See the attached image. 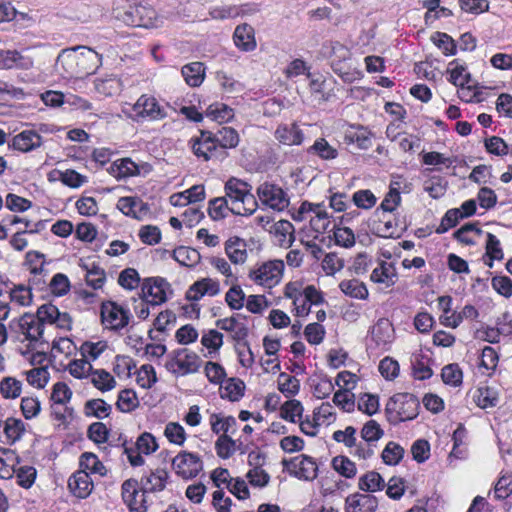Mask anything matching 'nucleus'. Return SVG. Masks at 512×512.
Instances as JSON below:
<instances>
[{
	"label": "nucleus",
	"instance_id": "nucleus-1",
	"mask_svg": "<svg viewBox=\"0 0 512 512\" xmlns=\"http://www.w3.org/2000/svg\"><path fill=\"white\" fill-rule=\"evenodd\" d=\"M225 196L231 205V214L250 216L257 209V201L247 182L235 177L229 178L224 185Z\"/></svg>",
	"mask_w": 512,
	"mask_h": 512
},
{
	"label": "nucleus",
	"instance_id": "nucleus-2",
	"mask_svg": "<svg viewBox=\"0 0 512 512\" xmlns=\"http://www.w3.org/2000/svg\"><path fill=\"white\" fill-rule=\"evenodd\" d=\"M420 401L412 393L399 392L392 395L385 405V416L391 425L411 421L419 415Z\"/></svg>",
	"mask_w": 512,
	"mask_h": 512
},
{
	"label": "nucleus",
	"instance_id": "nucleus-3",
	"mask_svg": "<svg viewBox=\"0 0 512 512\" xmlns=\"http://www.w3.org/2000/svg\"><path fill=\"white\" fill-rule=\"evenodd\" d=\"M117 18L128 26L146 29L159 26L160 18L155 8L145 0H139L118 12Z\"/></svg>",
	"mask_w": 512,
	"mask_h": 512
},
{
	"label": "nucleus",
	"instance_id": "nucleus-4",
	"mask_svg": "<svg viewBox=\"0 0 512 512\" xmlns=\"http://www.w3.org/2000/svg\"><path fill=\"white\" fill-rule=\"evenodd\" d=\"M285 270L283 260L275 259L257 263L249 270L248 278L257 286L271 290L280 284Z\"/></svg>",
	"mask_w": 512,
	"mask_h": 512
},
{
	"label": "nucleus",
	"instance_id": "nucleus-5",
	"mask_svg": "<svg viewBox=\"0 0 512 512\" xmlns=\"http://www.w3.org/2000/svg\"><path fill=\"white\" fill-rule=\"evenodd\" d=\"M201 357L188 348L173 350L167 357L165 368L176 377L197 373L202 366Z\"/></svg>",
	"mask_w": 512,
	"mask_h": 512
},
{
	"label": "nucleus",
	"instance_id": "nucleus-6",
	"mask_svg": "<svg viewBox=\"0 0 512 512\" xmlns=\"http://www.w3.org/2000/svg\"><path fill=\"white\" fill-rule=\"evenodd\" d=\"M132 319L129 308L113 300H104L100 305V321L105 330L120 333Z\"/></svg>",
	"mask_w": 512,
	"mask_h": 512
},
{
	"label": "nucleus",
	"instance_id": "nucleus-7",
	"mask_svg": "<svg viewBox=\"0 0 512 512\" xmlns=\"http://www.w3.org/2000/svg\"><path fill=\"white\" fill-rule=\"evenodd\" d=\"M129 118L136 122H156L167 117L164 106L150 94H142L130 109L125 111Z\"/></svg>",
	"mask_w": 512,
	"mask_h": 512
},
{
	"label": "nucleus",
	"instance_id": "nucleus-8",
	"mask_svg": "<svg viewBox=\"0 0 512 512\" xmlns=\"http://www.w3.org/2000/svg\"><path fill=\"white\" fill-rule=\"evenodd\" d=\"M188 146L199 161L223 162L222 155L219 154V149L216 147L210 130H199L198 135L189 139Z\"/></svg>",
	"mask_w": 512,
	"mask_h": 512
},
{
	"label": "nucleus",
	"instance_id": "nucleus-9",
	"mask_svg": "<svg viewBox=\"0 0 512 512\" xmlns=\"http://www.w3.org/2000/svg\"><path fill=\"white\" fill-rule=\"evenodd\" d=\"M148 492L135 478L126 479L121 484V499L129 512H147Z\"/></svg>",
	"mask_w": 512,
	"mask_h": 512
},
{
	"label": "nucleus",
	"instance_id": "nucleus-10",
	"mask_svg": "<svg viewBox=\"0 0 512 512\" xmlns=\"http://www.w3.org/2000/svg\"><path fill=\"white\" fill-rule=\"evenodd\" d=\"M215 325L218 329L228 332L235 344L245 343L248 340L250 333L248 317L241 313L218 319Z\"/></svg>",
	"mask_w": 512,
	"mask_h": 512
},
{
	"label": "nucleus",
	"instance_id": "nucleus-11",
	"mask_svg": "<svg viewBox=\"0 0 512 512\" xmlns=\"http://www.w3.org/2000/svg\"><path fill=\"white\" fill-rule=\"evenodd\" d=\"M370 337L372 342L370 349H375L378 352L390 350L395 340V329L392 322L387 318L378 319L371 328Z\"/></svg>",
	"mask_w": 512,
	"mask_h": 512
},
{
	"label": "nucleus",
	"instance_id": "nucleus-12",
	"mask_svg": "<svg viewBox=\"0 0 512 512\" xmlns=\"http://www.w3.org/2000/svg\"><path fill=\"white\" fill-rule=\"evenodd\" d=\"M172 467L181 478L192 479L203 470V461L196 453L181 451L173 458Z\"/></svg>",
	"mask_w": 512,
	"mask_h": 512
},
{
	"label": "nucleus",
	"instance_id": "nucleus-13",
	"mask_svg": "<svg viewBox=\"0 0 512 512\" xmlns=\"http://www.w3.org/2000/svg\"><path fill=\"white\" fill-rule=\"evenodd\" d=\"M283 464L291 475L300 480L312 481L318 475L316 461L311 456L305 454L295 456L289 461L284 460Z\"/></svg>",
	"mask_w": 512,
	"mask_h": 512
},
{
	"label": "nucleus",
	"instance_id": "nucleus-14",
	"mask_svg": "<svg viewBox=\"0 0 512 512\" xmlns=\"http://www.w3.org/2000/svg\"><path fill=\"white\" fill-rule=\"evenodd\" d=\"M257 195L263 205L273 210L282 211L289 205V198L278 185L264 182L257 188Z\"/></svg>",
	"mask_w": 512,
	"mask_h": 512
},
{
	"label": "nucleus",
	"instance_id": "nucleus-15",
	"mask_svg": "<svg viewBox=\"0 0 512 512\" xmlns=\"http://www.w3.org/2000/svg\"><path fill=\"white\" fill-rule=\"evenodd\" d=\"M323 53L329 58L333 71L344 78L347 74L346 61L351 59L349 48L339 41H328L323 45Z\"/></svg>",
	"mask_w": 512,
	"mask_h": 512
},
{
	"label": "nucleus",
	"instance_id": "nucleus-16",
	"mask_svg": "<svg viewBox=\"0 0 512 512\" xmlns=\"http://www.w3.org/2000/svg\"><path fill=\"white\" fill-rule=\"evenodd\" d=\"M170 284L161 277L147 278L142 284V295L152 306H157L167 301V291Z\"/></svg>",
	"mask_w": 512,
	"mask_h": 512
},
{
	"label": "nucleus",
	"instance_id": "nucleus-17",
	"mask_svg": "<svg viewBox=\"0 0 512 512\" xmlns=\"http://www.w3.org/2000/svg\"><path fill=\"white\" fill-rule=\"evenodd\" d=\"M39 322L45 327V324L56 325L61 329H71V317L68 313H61L57 306L51 303L42 304L38 307L36 314L34 315Z\"/></svg>",
	"mask_w": 512,
	"mask_h": 512
},
{
	"label": "nucleus",
	"instance_id": "nucleus-18",
	"mask_svg": "<svg viewBox=\"0 0 512 512\" xmlns=\"http://www.w3.org/2000/svg\"><path fill=\"white\" fill-rule=\"evenodd\" d=\"M67 489L70 495L77 500L87 499L94 490V482L90 473L83 470L73 472L68 478Z\"/></svg>",
	"mask_w": 512,
	"mask_h": 512
},
{
	"label": "nucleus",
	"instance_id": "nucleus-19",
	"mask_svg": "<svg viewBox=\"0 0 512 512\" xmlns=\"http://www.w3.org/2000/svg\"><path fill=\"white\" fill-rule=\"evenodd\" d=\"M75 50L80 51L76 55L75 61L78 68V73L82 76L95 73L97 69L102 65V55L93 49L86 46H78L75 48Z\"/></svg>",
	"mask_w": 512,
	"mask_h": 512
},
{
	"label": "nucleus",
	"instance_id": "nucleus-20",
	"mask_svg": "<svg viewBox=\"0 0 512 512\" xmlns=\"http://www.w3.org/2000/svg\"><path fill=\"white\" fill-rule=\"evenodd\" d=\"M212 137L223 161L229 157V150L236 148L240 142L237 130L229 126H223L215 132L212 131Z\"/></svg>",
	"mask_w": 512,
	"mask_h": 512
},
{
	"label": "nucleus",
	"instance_id": "nucleus-21",
	"mask_svg": "<svg viewBox=\"0 0 512 512\" xmlns=\"http://www.w3.org/2000/svg\"><path fill=\"white\" fill-rule=\"evenodd\" d=\"M323 302L322 293L314 285H306L304 294L292 300L295 314L300 317L309 314L311 305H319Z\"/></svg>",
	"mask_w": 512,
	"mask_h": 512
},
{
	"label": "nucleus",
	"instance_id": "nucleus-22",
	"mask_svg": "<svg viewBox=\"0 0 512 512\" xmlns=\"http://www.w3.org/2000/svg\"><path fill=\"white\" fill-rule=\"evenodd\" d=\"M116 207L125 216L136 220H142L149 212L148 204L137 196L120 197Z\"/></svg>",
	"mask_w": 512,
	"mask_h": 512
},
{
	"label": "nucleus",
	"instance_id": "nucleus-23",
	"mask_svg": "<svg viewBox=\"0 0 512 512\" xmlns=\"http://www.w3.org/2000/svg\"><path fill=\"white\" fill-rule=\"evenodd\" d=\"M220 293V283L212 278H202L195 281L186 291L188 301H199L205 295L216 296Z\"/></svg>",
	"mask_w": 512,
	"mask_h": 512
},
{
	"label": "nucleus",
	"instance_id": "nucleus-24",
	"mask_svg": "<svg viewBox=\"0 0 512 512\" xmlns=\"http://www.w3.org/2000/svg\"><path fill=\"white\" fill-rule=\"evenodd\" d=\"M275 139L287 146H298L304 141V133L297 122L291 124H279L274 132Z\"/></svg>",
	"mask_w": 512,
	"mask_h": 512
},
{
	"label": "nucleus",
	"instance_id": "nucleus-25",
	"mask_svg": "<svg viewBox=\"0 0 512 512\" xmlns=\"http://www.w3.org/2000/svg\"><path fill=\"white\" fill-rule=\"evenodd\" d=\"M19 333L24 336L25 340L30 343L38 342L42 339L44 334V327L39 322L34 314H24L20 317L18 322Z\"/></svg>",
	"mask_w": 512,
	"mask_h": 512
},
{
	"label": "nucleus",
	"instance_id": "nucleus-26",
	"mask_svg": "<svg viewBox=\"0 0 512 512\" xmlns=\"http://www.w3.org/2000/svg\"><path fill=\"white\" fill-rule=\"evenodd\" d=\"M233 42L240 51H254L257 47L255 29L247 23L237 25L233 33Z\"/></svg>",
	"mask_w": 512,
	"mask_h": 512
},
{
	"label": "nucleus",
	"instance_id": "nucleus-27",
	"mask_svg": "<svg viewBox=\"0 0 512 512\" xmlns=\"http://www.w3.org/2000/svg\"><path fill=\"white\" fill-rule=\"evenodd\" d=\"M46 265V256L42 252L30 250L25 254L23 266L33 275V278L30 280L33 284H36L38 277H45L48 274Z\"/></svg>",
	"mask_w": 512,
	"mask_h": 512
},
{
	"label": "nucleus",
	"instance_id": "nucleus-28",
	"mask_svg": "<svg viewBox=\"0 0 512 512\" xmlns=\"http://www.w3.org/2000/svg\"><path fill=\"white\" fill-rule=\"evenodd\" d=\"M42 145V136L34 130H23L12 138L10 146L19 152L27 153Z\"/></svg>",
	"mask_w": 512,
	"mask_h": 512
},
{
	"label": "nucleus",
	"instance_id": "nucleus-29",
	"mask_svg": "<svg viewBox=\"0 0 512 512\" xmlns=\"http://www.w3.org/2000/svg\"><path fill=\"white\" fill-rule=\"evenodd\" d=\"M245 383L243 380L237 377H231L225 379L219 387V395L223 400L230 402L240 401L245 394Z\"/></svg>",
	"mask_w": 512,
	"mask_h": 512
},
{
	"label": "nucleus",
	"instance_id": "nucleus-30",
	"mask_svg": "<svg viewBox=\"0 0 512 512\" xmlns=\"http://www.w3.org/2000/svg\"><path fill=\"white\" fill-rule=\"evenodd\" d=\"M169 473L166 469L157 468L143 475L139 483L148 493L163 491L168 483Z\"/></svg>",
	"mask_w": 512,
	"mask_h": 512
},
{
	"label": "nucleus",
	"instance_id": "nucleus-31",
	"mask_svg": "<svg viewBox=\"0 0 512 512\" xmlns=\"http://www.w3.org/2000/svg\"><path fill=\"white\" fill-rule=\"evenodd\" d=\"M224 249L229 260L235 265L243 264L247 260V244L238 236L230 237L225 242Z\"/></svg>",
	"mask_w": 512,
	"mask_h": 512
},
{
	"label": "nucleus",
	"instance_id": "nucleus-32",
	"mask_svg": "<svg viewBox=\"0 0 512 512\" xmlns=\"http://www.w3.org/2000/svg\"><path fill=\"white\" fill-rule=\"evenodd\" d=\"M32 64L31 58L23 56L17 50H0V69H28Z\"/></svg>",
	"mask_w": 512,
	"mask_h": 512
},
{
	"label": "nucleus",
	"instance_id": "nucleus-33",
	"mask_svg": "<svg viewBox=\"0 0 512 512\" xmlns=\"http://www.w3.org/2000/svg\"><path fill=\"white\" fill-rule=\"evenodd\" d=\"M20 464V457L15 450L0 447V478L10 479Z\"/></svg>",
	"mask_w": 512,
	"mask_h": 512
},
{
	"label": "nucleus",
	"instance_id": "nucleus-34",
	"mask_svg": "<svg viewBox=\"0 0 512 512\" xmlns=\"http://www.w3.org/2000/svg\"><path fill=\"white\" fill-rule=\"evenodd\" d=\"M0 427L3 428L5 443L8 445H13L19 441L26 431L25 423L21 419L14 417H8L0 423Z\"/></svg>",
	"mask_w": 512,
	"mask_h": 512
},
{
	"label": "nucleus",
	"instance_id": "nucleus-35",
	"mask_svg": "<svg viewBox=\"0 0 512 512\" xmlns=\"http://www.w3.org/2000/svg\"><path fill=\"white\" fill-rule=\"evenodd\" d=\"M386 486L384 478L377 471H367L358 479V488L364 494L382 491Z\"/></svg>",
	"mask_w": 512,
	"mask_h": 512
},
{
	"label": "nucleus",
	"instance_id": "nucleus-36",
	"mask_svg": "<svg viewBox=\"0 0 512 512\" xmlns=\"http://www.w3.org/2000/svg\"><path fill=\"white\" fill-rule=\"evenodd\" d=\"M108 172L116 179H124L140 174L139 166L130 158H122L114 161Z\"/></svg>",
	"mask_w": 512,
	"mask_h": 512
},
{
	"label": "nucleus",
	"instance_id": "nucleus-37",
	"mask_svg": "<svg viewBox=\"0 0 512 512\" xmlns=\"http://www.w3.org/2000/svg\"><path fill=\"white\" fill-rule=\"evenodd\" d=\"M486 237L483 261L487 267L492 268L494 261H501L504 258V252L500 240L493 233L488 232Z\"/></svg>",
	"mask_w": 512,
	"mask_h": 512
},
{
	"label": "nucleus",
	"instance_id": "nucleus-38",
	"mask_svg": "<svg viewBox=\"0 0 512 512\" xmlns=\"http://www.w3.org/2000/svg\"><path fill=\"white\" fill-rule=\"evenodd\" d=\"M396 272L392 264L381 261L379 265L373 269L370 280L374 283L382 284L385 288H389L395 284Z\"/></svg>",
	"mask_w": 512,
	"mask_h": 512
},
{
	"label": "nucleus",
	"instance_id": "nucleus-39",
	"mask_svg": "<svg viewBox=\"0 0 512 512\" xmlns=\"http://www.w3.org/2000/svg\"><path fill=\"white\" fill-rule=\"evenodd\" d=\"M86 473L97 474L101 477L107 475L106 466L100 461L98 456L92 452H84L79 458V469Z\"/></svg>",
	"mask_w": 512,
	"mask_h": 512
},
{
	"label": "nucleus",
	"instance_id": "nucleus-40",
	"mask_svg": "<svg viewBox=\"0 0 512 512\" xmlns=\"http://www.w3.org/2000/svg\"><path fill=\"white\" fill-rule=\"evenodd\" d=\"M340 291L346 296L358 300H366L369 296L364 282L359 279H344L338 285Z\"/></svg>",
	"mask_w": 512,
	"mask_h": 512
},
{
	"label": "nucleus",
	"instance_id": "nucleus-41",
	"mask_svg": "<svg viewBox=\"0 0 512 512\" xmlns=\"http://www.w3.org/2000/svg\"><path fill=\"white\" fill-rule=\"evenodd\" d=\"M401 202L402 197L400 193V182L391 181L389 190L385 194L377 210H381L384 213H393L401 205Z\"/></svg>",
	"mask_w": 512,
	"mask_h": 512
},
{
	"label": "nucleus",
	"instance_id": "nucleus-42",
	"mask_svg": "<svg viewBox=\"0 0 512 512\" xmlns=\"http://www.w3.org/2000/svg\"><path fill=\"white\" fill-rule=\"evenodd\" d=\"M475 404L481 409L493 408L499 402L498 392L488 385L479 386L473 393Z\"/></svg>",
	"mask_w": 512,
	"mask_h": 512
},
{
	"label": "nucleus",
	"instance_id": "nucleus-43",
	"mask_svg": "<svg viewBox=\"0 0 512 512\" xmlns=\"http://www.w3.org/2000/svg\"><path fill=\"white\" fill-rule=\"evenodd\" d=\"M182 76L190 87L200 86L205 78V66L202 62L186 64L181 69Z\"/></svg>",
	"mask_w": 512,
	"mask_h": 512
},
{
	"label": "nucleus",
	"instance_id": "nucleus-44",
	"mask_svg": "<svg viewBox=\"0 0 512 512\" xmlns=\"http://www.w3.org/2000/svg\"><path fill=\"white\" fill-rule=\"evenodd\" d=\"M112 406L102 398L89 399L85 402L83 413L86 417L105 419L110 416Z\"/></svg>",
	"mask_w": 512,
	"mask_h": 512
},
{
	"label": "nucleus",
	"instance_id": "nucleus-45",
	"mask_svg": "<svg viewBox=\"0 0 512 512\" xmlns=\"http://www.w3.org/2000/svg\"><path fill=\"white\" fill-rule=\"evenodd\" d=\"M207 213L213 221H221L231 213V205L226 197H215L208 201Z\"/></svg>",
	"mask_w": 512,
	"mask_h": 512
},
{
	"label": "nucleus",
	"instance_id": "nucleus-46",
	"mask_svg": "<svg viewBox=\"0 0 512 512\" xmlns=\"http://www.w3.org/2000/svg\"><path fill=\"white\" fill-rule=\"evenodd\" d=\"M89 377L93 386L101 392L111 391L117 385L114 376L105 369L93 368Z\"/></svg>",
	"mask_w": 512,
	"mask_h": 512
},
{
	"label": "nucleus",
	"instance_id": "nucleus-47",
	"mask_svg": "<svg viewBox=\"0 0 512 512\" xmlns=\"http://www.w3.org/2000/svg\"><path fill=\"white\" fill-rule=\"evenodd\" d=\"M478 224V222L464 224L453 233V238L464 245L476 244V239L483 233Z\"/></svg>",
	"mask_w": 512,
	"mask_h": 512
},
{
	"label": "nucleus",
	"instance_id": "nucleus-48",
	"mask_svg": "<svg viewBox=\"0 0 512 512\" xmlns=\"http://www.w3.org/2000/svg\"><path fill=\"white\" fill-rule=\"evenodd\" d=\"M498 362L499 355L497 351L493 347L485 346L481 352L478 369L483 375L491 376L496 370Z\"/></svg>",
	"mask_w": 512,
	"mask_h": 512
},
{
	"label": "nucleus",
	"instance_id": "nucleus-49",
	"mask_svg": "<svg viewBox=\"0 0 512 512\" xmlns=\"http://www.w3.org/2000/svg\"><path fill=\"white\" fill-rule=\"evenodd\" d=\"M307 152L325 161L334 160L339 154L338 150L323 137L317 138L313 145L307 149Z\"/></svg>",
	"mask_w": 512,
	"mask_h": 512
},
{
	"label": "nucleus",
	"instance_id": "nucleus-50",
	"mask_svg": "<svg viewBox=\"0 0 512 512\" xmlns=\"http://www.w3.org/2000/svg\"><path fill=\"white\" fill-rule=\"evenodd\" d=\"M295 229L288 220H279L273 225V233L280 246L290 247L295 240Z\"/></svg>",
	"mask_w": 512,
	"mask_h": 512
},
{
	"label": "nucleus",
	"instance_id": "nucleus-51",
	"mask_svg": "<svg viewBox=\"0 0 512 512\" xmlns=\"http://www.w3.org/2000/svg\"><path fill=\"white\" fill-rule=\"evenodd\" d=\"M447 73L449 74L448 81L455 86L464 87L470 82V73L466 71L465 65L459 63L458 59L449 63Z\"/></svg>",
	"mask_w": 512,
	"mask_h": 512
},
{
	"label": "nucleus",
	"instance_id": "nucleus-52",
	"mask_svg": "<svg viewBox=\"0 0 512 512\" xmlns=\"http://www.w3.org/2000/svg\"><path fill=\"white\" fill-rule=\"evenodd\" d=\"M139 399L133 389H122L119 391L116 401V408L122 413H131L139 407Z\"/></svg>",
	"mask_w": 512,
	"mask_h": 512
},
{
	"label": "nucleus",
	"instance_id": "nucleus-53",
	"mask_svg": "<svg viewBox=\"0 0 512 512\" xmlns=\"http://www.w3.org/2000/svg\"><path fill=\"white\" fill-rule=\"evenodd\" d=\"M331 467L342 477L352 479L357 474V466L348 456L337 455L331 460Z\"/></svg>",
	"mask_w": 512,
	"mask_h": 512
},
{
	"label": "nucleus",
	"instance_id": "nucleus-54",
	"mask_svg": "<svg viewBox=\"0 0 512 512\" xmlns=\"http://www.w3.org/2000/svg\"><path fill=\"white\" fill-rule=\"evenodd\" d=\"M280 417L290 423H297L302 418L304 407L299 400L289 399L279 408Z\"/></svg>",
	"mask_w": 512,
	"mask_h": 512
},
{
	"label": "nucleus",
	"instance_id": "nucleus-55",
	"mask_svg": "<svg viewBox=\"0 0 512 512\" xmlns=\"http://www.w3.org/2000/svg\"><path fill=\"white\" fill-rule=\"evenodd\" d=\"M278 390L287 398L294 397L300 391V381L295 376L281 372L277 379Z\"/></svg>",
	"mask_w": 512,
	"mask_h": 512
},
{
	"label": "nucleus",
	"instance_id": "nucleus-56",
	"mask_svg": "<svg viewBox=\"0 0 512 512\" xmlns=\"http://www.w3.org/2000/svg\"><path fill=\"white\" fill-rule=\"evenodd\" d=\"M206 116L218 123H226L234 118V110L227 104L216 102L207 107Z\"/></svg>",
	"mask_w": 512,
	"mask_h": 512
},
{
	"label": "nucleus",
	"instance_id": "nucleus-57",
	"mask_svg": "<svg viewBox=\"0 0 512 512\" xmlns=\"http://www.w3.org/2000/svg\"><path fill=\"white\" fill-rule=\"evenodd\" d=\"M238 440H234L231 435H220L215 441V451L219 458L229 459L240 447Z\"/></svg>",
	"mask_w": 512,
	"mask_h": 512
},
{
	"label": "nucleus",
	"instance_id": "nucleus-58",
	"mask_svg": "<svg viewBox=\"0 0 512 512\" xmlns=\"http://www.w3.org/2000/svg\"><path fill=\"white\" fill-rule=\"evenodd\" d=\"M82 268L86 271L85 281L87 285L93 289H101L106 281L105 270L96 263H92L90 266L82 265Z\"/></svg>",
	"mask_w": 512,
	"mask_h": 512
},
{
	"label": "nucleus",
	"instance_id": "nucleus-59",
	"mask_svg": "<svg viewBox=\"0 0 512 512\" xmlns=\"http://www.w3.org/2000/svg\"><path fill=\"white\" fill-rule=\"evenodd\" d=\"M173 258L182 266L193 267L199 263L200 254L194 248L179 246L174 249Z\"/></svg>",
	"mask_w": 512,
	"mask_h": 512
},
{
	"label": "nucleus",
	"instance_id": "nucleus-60",
	"mask_svg": "<svg viewBox=\"0 0 512 512\" xmlns=\"http://www.w3.org/2000/svg\"><path fill=\"white\" fill-rule=\"evenodd\" d=\"M375 232L378 236L383 238H397L400 237L402 228L395 219L391 217L385 219L384 217L382 220L375 223Z\"/></svg>",
	"mask_w": 512,
	"mask_h": 512
},
{
	"label": "nucleus",
	"instance_id": "nucleus-61",
	"mask_svg": "<svg viewBox=\"0 0 512 512\" xmlns=\"http://www.w3.org/2000/svg\"><path fill=\"white\" fill-rule=\"evenodd\" d=\"M441 379L444 384L459 387L463 383V371L458 363L445 365L441 370Z\"/></svg>",
	"mask_w": 512,
	"mask_h": 512
},
{
	"label": "nucleus",
	"instance_id": "nucleus-62",
	"mask_svg": "<svg viewBox=\"0 0 512 512\" xmlns=\"http://www.w3.org/2000/svg\"><path fill=\"white\" fill-rule=\"evenodd\" d=\"M431 41L445 56H453L457 53V44L447 33L435 32L431 36Z\"/></svg>",
	"mask_w": 512,
	"mask_h": 512
},
{
	"label": "nucleus",
	"instance_id": "nucleus-63",
	"mask_svg": "<svg viewBox=\"0 0 512 512\" xmlns=\"http://www.w3.org/2000/svg\"><path fill=\"white\" fill-rule=\"evenodd\" d=\"M22 382L7 376L0 381V394L4 399H16L21 395Z\"/></svg>",
	"mask_w": 512,
	"mask_h": 512
},
{
	"label": "nucleus",
	"instance_id": "nucleus-64",
	"mask_svg": "<svg viewBox=\"0 0 512 512\" xmlns=\"http://www.w3.org/2000/svg\"><path fill=\"white\" fill-rule=\"evenodd\" d=\"M373 134L370 130L363 126H358L354 131L346 135L349 143H355L359 149H369L372 145Z\"/></svg>",
	"mask_w": 512,
	"mask_h": 512
}]
</instances>
